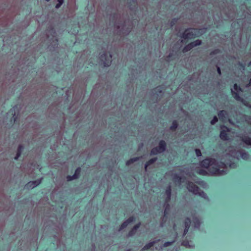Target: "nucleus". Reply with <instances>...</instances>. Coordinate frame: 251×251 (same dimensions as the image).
<instances>
[{
	"label": "nucleus",
	"instance_id": "1",
	"mask_svg": "<svg viewBox=\"0 0 251 251\" xmlns=\"http://www.w3.org/2000/svg\"><path fill=\"white\" fill-rule=\"evenodd\" d=\"M201 167L207 169L209 174L216 176H221L227 173V167L235 168L236 165L234 163L227 162L226 163L219 162L214 158H206L201 163Z\"/></svg>",
	"mask_w": 251,
	"mask_h": 251
},
{
	"label": "nucleus",
	"instance_id": "2",
	"mask_svg": "<svg viewBox=\"0 0 251 251\" xmlns=\"http://www.w3.org/2000/svg\"><path fill=\"white\" fill-rule=\"evenodd\" d=\"M110 21L113 23L115 27L116 28L117 33L120 35H126L130 32L132 28V25L129 24V22H124V24L120 23L121 17L118 15H114L111 16Z\"/></svg>",
	"mask_w": 251,
	"mask_h": 251
},
{
	"label": "nucleus",
	"instance_id": "3",
	"mask_svg": "<svg viewBox=\"0 0 251 251\" xmlns=\"http://www.w3.org/2000/svg\"><path fill=\"white\" fill-rule=\"evenodd\" d=\"M165 203L164 204V207L165 208L164 215L163 217L161 219V221L160 223V226L163 227L164 226V224L166 223L167 220V215L168 214L169 210H170V204H169V202L171 199V186H168L165 192Z\"/></svg>",
	"mask_w": 251,
	"mask_h": 251
},
{
	"label": "nucleus",
	"instance_id": "4",
	"mask_svg": "<svg viewBox=\"0 0 251 251\" xmlns=\"http://www.w3.org/2000/svg\"><path fill=\"white\" fill-rule=\"evenodd\" d=\"M188 190L194 195H198L204 199L208 200V197L205 193L202 191H200L199 188L194 183L188 182L187 185Z\"/></svg>",
	"mask_w": 251,
	"mask_h": 251
},
{
	"label": "nucleus",
	"instance_id": "5",
	"mask_svg": "<svg viewBox=\"0 0 251 251\" xmlns=\"http://www.w3.org/2000/svg\"><path fill=\"white\" fill-rule=\"evenodd\" d=\"M230 155L233 157L236 158L238 159H239V157H241L244 160H248L250 158L249 154L244 150L238 151H234L231 152Z\"/></svg>",
	"mask_w": 251,
	"mask_h": 251
},
{
	"label": "nucleus",
	"instance_id": "6",
	"mask_svg": "<svg viewBox=\"0 0 251 251\" xmlns=\"http://www.w3.org/2000/svg\"><path fill=\"white\" fill-rule=\"evenodd\" d=\"M100 59L104 66H109L112 62V55L110 53L104 52L100 54Z\"/></svg>",
	"mask_w": 251,
	"mask_h": 251
},
{
	"label": "nucleus",
	"instance_id": "7",
	"mask_svg": "<svg viewBox=\"0 0 251 251\" xmlns=\"http://www.w3.org/2000/svg\"><path fill=\"white\" fill-rule=\"evenodd\" d=\"M166 142L161 140L159 142L158 147L153 148L151 151V155H156L158 153L163 152L166 150Z\"/></svg>",
	"mask_w": 251,
	"mask_h": 251
},
{
	"label": "nucleus",
	"instance_id": "8",
	"mask_svg": "<svg viewBox=\"0 0 251 251\" xmlns=\"http://www.w3.org/2000/svg\"><path fill=\"white\" fill-rule=\"evenodd\" d=\"M197 29L189 28L185 30L182 34V38L184 39H192L197 35Z\"/></svg>",
	"mask_w": 251,
	"mask_h": 251
},
{
	"label": "nucleus",
	"instance_id": "9",
	"mask_svg": "<svg viewBox=\"0 0 251 251\" xmlns=\"http://www.w3.org/2000/svg\"><path fill=\"white\" fill-rule=\"evenodd\" d=\"M191 217L193 219V223L194 225V227L196 228H199L201 223V219L197 215L195 211L191 212Z\"/></svg>",
	"mask_w": 251,
	"mask_h": 251
},
{
	"label": "nucleus",
	"instance_id": "10",
	"mask_svg": "<svg viewBox=\"0 0 251 251\" xmlns=\"http://www.w3.org/2000/svg\"><path fill=\"white\" fill-rule=\"evenodd\" d=\"M241 91V88L239 87L237 84L234 85L233 89H231V91L233 97L237 100H240V97L239 96L238 92Z\"/></svg>",
	"mask_w": 251,
	"mask_h": 251
},
{
	"label": "nucleus",
	"instance_id": "11",
	"mask_svg": "<svg viewBox=\"0 0 251 251\" xmlns=\"http://www.w3.org/2000/svg\"><path fill=\"white\" fill-rule=\"evenodd\" d=\"M221 129L222 130L220 134L221 139L223 140H227L228 137L226 132L229 131V129L225 126H223L221 127Z\"/></svg>",
	"mask_w": 251,
	"mask_h": 251
},
{
	"label": "nucleus",
	"instance_id": "12",
	"mask_svg": "<svg viewBox=\"0 0 251 251\" xmlns=\"http://www.w3.org/2000/svg\"><path fill=\"white\" fill-rule=\"evenodd\" d=\"M173 229H174V231H175V234L174 235V240L171 241H168V242H166L164 243L163 245V247L166 248V247H167L168 246H171L176 241V239L177 238V234H178L177 231V229L176 228V224L174 225Z\"/></svg>",
	"mask_w": 251,
	"mask_h": 251
},
{
	"label": "nucleus",
	"instance_id": "13",
	"mask_svg": "<svg viewBox=\"0 0 251 251\" xmlns=\"http://www.w3.org/2000/svg\"><path fill=\"white\" fill-rule=\"evenodd\" d=\"M41 179L28 182L25 186L27 189H33L41 183Z\"/></svg>",
	"mask_w": 251,
	"mask_h": 251
},
{
	"label": "nucleus",
	"instance_id": "14",
	"mask_svg": "<svg viewBox=\"0 0 251 251\" xmlns=\"http://www.w3.org/2000/svg\"><path fill=\"white\" fill-rule=\"evenodd\" d=\"M241 138L243 142H244L246 146L251 147V138L247 133L242 134L241 136Z\"/></svg>",
	"mask_w": 251,
	"mask_h": 251
},
{
	"label": "nucleus",
	"instance_id": "15",
	"mask_svg": "<svg viewBox=\"0 0 251 251\" xmlns=\"http://www.w3.org/2000/svg\"><path fill=\"white\" fill-rule=\"evenodd\" d=\"M135 220L133 217H129L127 220L125 221L121 226L119 229V231H121L122 229L126 228L130 223L133 222Z\"/></svg>",
	"mask_w": 251,
	"mask_h": 251
},
{
	"label": "nucleus",
	"instance_id": "16",
	"mask_svg": "<svg viewBox=\"0 0 251 251\" xmlns=\"http://www.w3.org/2000/svg\"><path fill=\"white\" fill-rule=\"evenodd\" d=\"M191 223V220L189 218H187L184 221L185 228L184 229L182 236L184 237L188 232L190 225Z\"/></svg>",
	"mask_w": 251,
	"mask_h": 251
},
{
	"label": "nucleus",
	"instance_id": "17",
	"mask_svg": "<svg viewBox=\"0 0 251 251\" xmlns=\"http://www.w3.org/2000/svg\"><path fill=\"white\" fill-rule=\"evenodd\" d=\"M218 116L220 120L225 121L228 119V113L225 110H221L218 113Z\"/></svg>",
	"mask_w": 251,
	"mask_h": 251
},
{
	"label": "nucleus",
	"instance_id": "18",
	"mask_svg": "<svg viewBox=\"0 0 251 251\" xmlns=\"http://www.w3.org/2000/svg\"><path fill=\"white\" fill-rule=\"evenodd\" d=\"M18 111V107L17 106L13 107L10 111L9 112V114H11L13 115L12 120L15 122L17 118V112Z\"/></svg>",
	"mask_w": 251,
	"mask_h": 251
},
{
	"label": "nucleus",
	"instance_id": "19",
	"mask_svg": "<svg viewBox=\"0 0 251 251\" xmlns=\"http://www.w3.org/2000/svg\"><path fill=\"white\" fill-rule=\"evenodd\" d=\"M141 225V223H139L137 225L134 226V227L131 229V230L129 232L127 236L131 237L133 236L136 232L137 230L139 228Z\"/></svg>",
	"mask_w": 251,
	"mask_h": 251
},
{
	"label": "nucleus",
	"instance_id": "20",
	"mask_svg": "<svg viewBox=\"0 0 251 251\" xmlns=\"http://www.w3.org/2000/svg\"><path fill=\"white\" fill-rule=\"evenodd\" d=\"M160 241V239L156 240L155 241H153L151 242H149V243L147 244L145 246L143 247L142 250L145 251L148 250L150 249L151 247H152L155 243H157Z\"/></svg>",
	"mask_w": 251,
	"mask_h": 251
},
{
	"label": "nucleus",
	"instance_id": "21",
	"mask_svg": "<svg viewBox=\"0 0 251 251\" xmlns=\"http://www.w3.org/2000/svg\"><path fill=\"white\" fill-rule=\"evenodd\" d=\"M173 179L175 182L177 183L178 184H181L182 178L177 174H173Z\"/></svg>",
	"mask_w": 251,
	"mask_h": 251
},
{
	"label": "nucleus",
	"instance_id": "22",
	"mask_svg": "<svg viewBox=\"0 0 251 251\" xmlns=\"http://www.w3.org/2000/svg\"><path fill=\"white\" fill-rule=\"evenodd\" d=\"M157 157L151 158L146 163L145 166V169L146 171L147 170L148 167L154 163L157 160Z\"/></svg>",
	"mask_w": 251,
	"mask_h": 251
},
{
	"label": "nucleus",
	"instance_id": "23",
	"mask_svg": "<svg viewBox=\"0 0 251 251\" xmlns=\"http://www.w3.org/2000/svg\"><path fill=\"white\" fill-rule=\"evenodd\" d=\"M161 88L160 87H157L155 89H154L153 91V96H159L161 95L162 93Z\"/></svg>",
	"mask_w": 251,
	"mask_h": 251
},
{
	"label": "nucleus",
	"instance_id": "24",
	"mask_svg": "<svg viewBox=\"0 0 251 251\" xmlns=\"http://www.w3.org/2000/svg\"><path fill=\"white\" fill-rule=\"evenodd\" d=\"M182 245L187 248H193L194 247V246L192 244L191 241H184L182 243Z\"/></svg>",
	"mask_w": 251,
	"mask_h": 251
},
{
	"label": "nucleus",
	"instance_id": "25",
	"mask_svg": "<svg viewBox=\"0 0 251 251\" xmlns=\"http://www.w3.org/2000/svg\"><path fill=\"white\" fill-rule=\"evenodd\" d=\"M23 147L22 145H19L18 148L16 156L15 157V159L17 160L18 159L19 156L21 155V154L23 150Z\"/></svg>",
	"mask_w": 251,
	"mask_h": 251
},
{
	"label": "nucleus",
	"instance_id": "26",
	"mask_svg": "<svg viewBox=\"0 0 251 251\" xmlns=\"http://www.w3.org/2000/svg\"><path fill=\"white\" fill-rule=\"evenodd\" d=\"M139 158H140V157H133L132 158H131V159H130L129 160H128V161H126V165L127 166L130 165L131 164H132L133 163H134V162L137 161V160H138L139 159Z\"/></svg>",
	"mask_w": 251,
	"mask_h": 251
},
{
	"label": "nucleus",
	"instance_id": "27",
	"mask_svg": "<svg viewBox=\"0 0 251 251\" xmlns=\"http://www.w3.org/2000/svg\"><path fill=\"white\" fill-rule=\"evenodd\" d=\"M193 47V45L192 44V43L189 44L188 45H187V46H186L183 49V52H186L189 50H191Z\"/></svg>",
	"mask_w": 251,
	"mask_h": 251
},
{
	"label": "nucleus",
	"instance_id": "28",
	"mask_svg": "<svg viewBox=\"0 0 251 251\" xmlns=\"http://www.w3.org/2000/svg\"><path fill=\"white\" fill-rule=\"evenodd\" d=\"M196 172L200 175L203 176L206 175L207 173L205 170L201 169L197 170L196 171Z\"/></svg>",
	"mask_w": 251,
	"mask_h": 251
},
{
	"label": "nucleus",
	"instance_id": "29",
	"mask_svg": "<svg viewBox=\"0 0 251 251\" xmlns=\"http://www.w3.org/2000/svg\"><path fill=\"white\" fill-rule=\"evenodd\" d=\"M77 177H78V175H73L72 176H68L67 177V181H71L72 180H74V179H75L77 178Z\"/></svg>",
	"mask_w": 251,
	"mask_h": 251
},
{
	"label": "nucleus",
	"instance_id": "30",
	"mask_svg": "<svg viewBox=\"0 0 251 251\" xmlns=\"http://www.w3.org/2000/svg\"><path fill=\"white\" fill-rule=\"evenodd\" d=\"M193 47H196L197 46L200 45L201 43V41L200 40H196V41L191 42Z\"/></svg>",
	"mask_w": 251,
	"mask_h": 251
},
{
	"label": "nucleus",
	"instance_id": "31",
	"mask_svg": "<svg viewBox=\"0 0 251 251\" xmlns=\"http://www.w3.org/2000/svg\"><path fill=\"white\" fill-rule=\"evenodd\" d=\"M177 127V124L176 121H174L172 125L170 127V129L172 130H175Z\"/></svg>",
	"mask_w": 251,
	"mask_h": 251
},
{
	"label": "nucleus",
	"instance_id": "32",
	"mask_svg": "<svg viewBox=\"0 0 251 251\" xmlns=\"http://www.w3.org/2000/svg\"><path fill=\"white\" fill-rule=\"evenodd\" d=\"M58 3L55 6L56 8H59L61 5L63 4L64 0H57Z\"/></svg>",
	"mask_w": 251,
	"mask_h": 251
},
{
	"label": "nucleus",
	"instance_id": "33",
	"mask_svg": "<svg viewBox=\"0 0 251 251\" xmlns=\"http://www.w3.org/2000/svg\"><path fill=\"white\" fill-rule=\"evenodd\" d=\"M218 121V118L216 116H214L211 121V125H214Z\"/></svg>",
	"mask_w": 251,
	"mask_h": 251
},
{
	"label": "nucleus",
	"instance_id": "34",
	"mask_svg": "<svg viewBox=\"0 0 251 251\" xmlns=\"http://www.w3.org/2000/svg\"><path fill=\"white\" fill-rule=\"evenodd\" d=\"M195 152L197 156H200L201 155V151L199 149H196Z\"/></svg>",
	"mask_w": 251,
	"mask_h": 251
},
{
	"label": "nucleus",
	"instance_id": "35",
	"mask_svg": "<svg viewBox=\"0 0 251 251\" xmlns=\"http://www.w3.org/2000/svg\"><path fill=\"white\" fill-rule=\"evenodd\" d=\"M52 46H53V48H55V46H57V40L56 39H54L52 41Z\"/></svg>",
	"mask_w": 251,
	"mask_h": 251
},
{
	"label": "nucleus",
	"instance_id": "36",
	"mask_svg": "<svg viewBox=\"0 0 251 251\" xmlns=\"http://www.w3.org/2000/svg\"><path fill=\"white\" fill-rule=\"evenodd\" d=\"M177 22V20L176 19H174L171 22V26H173Z\"/></svg>",
	"mask_w": 251,
	"mask_h": 251
},
{
	"label": "nucleus",
	"instance_id": "37",
	"mask_svg": "<svg viewBox=\"0 0 251 251\" xmlns=\"http://www.w3.org/2000/svg\"><path fill=\"white\" fill-rule=\"evenodd\" d=\"M80 173V168H78L75 172V173L74 175H78V176H79V175Z\"/></svg>",
	"mask_w": 251,
	"mask_h": 251
},
{
	"label": "nucleus",
	"instance_id": "38",
	"mask_svg": "<svg viewBox=\"0 0 251 251\" xmlns=\"http://www.w3.org/2000/svg\"><path fill=\"white\" fill-rule=\"evenodd\" d=\"M217 70H218V73L220 75L221 74V71H220V69L219 67H217Z\"/></svg>",
	"mask_w": 251,
	"mask_h": 251
},
{
	"label": "nucleus",
	"instance_id": "39",
	"mask_svg": "<svg viewBox=\"0 0 251 251\" xmlns=\"http://www.w3.org/2000/svg\"><path fill=\"white\" fill-rule=\"evenodd\" d=\"M250 85H251V79L250 80L249 84L247 85V87H248Z\"/></svg>",
	"mask_w": 251,
	"mask_h": 251
},
{
	"label": "nucleus",
	"instance_id": "40",
	"mask_svg": "<svg viewBox=\"0 0 251 251\" xmlns=\"http://www.w3.org/2000/svg\"><path fill=\"white\" fill-rule=\"evenodd\" d=\"M133 4H134V6H136V4H137V2H136V1H134V0H133Z\"/></svg>",
	"mask_w": 251,
	"mask_h": 251
},
{
	"label": "nucleus",
	"instance_id": "41",
	"mask_svg": "<svg viewBox=\"0 0 251 251\" xmlns=\"http://www.w3.org/2000/svg\"><path fill=\"white\" fill-rule=\"evenodd\" d=\"M251 61L250 62V63H249V66H251Z\"/></svg>",
	"mask_w": 251,
	"mask_h": 251
},
{
	"label": "nucleus",
	"instance_id": "42",
	"mask_svg": "<svg viewBox=\"0 0 251 251\" xmlns=\"http://www.w3.org/2000/svg\"><path fill=\"white\" fill-rule=\"evenodd\" d=\"M127 251H131V250H128Z\"/></svg>",
	"mask_w": 251,
	"mask_h": 251
},
{
	"label": "nucleus",
	"instance_id": "43",
	"mask_svg": "<svg viewBox=\"0 0 251 251\" xmlns=\"http://www.w3.org/2000/svg\"><path fill=\"white\" fill-rule=\"evenodd\" d=\"M46 0L47 1H49L50 0Z\"/></svg>",
	"mask_w": 251,
	"mask_h": 251
}]
</instances>
